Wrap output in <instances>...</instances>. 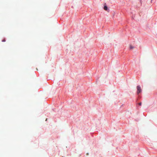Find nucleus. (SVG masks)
I'll return each mask as SVG.
<instances>
[{
	"label": "nucleus",
	"mask_w": 157,
	"mask_h": 157,
	"mask_svg": "<svg viewBox=\"0 0 157 157\" xmlns=\"http://www.w3.org/2000/svg\"><path fill=\"white\" fill-rule=\"evenodd\" d=\"M137 93L138 94L141 92L142 90L140 86H137Z\"/></svg>",
	"instance_id": "obj_1"
},
{
	"label": "nucleus",
	"mask_w": 157,
	"mask_h": 157,
	"mask_svg": "<svg viewBox=\"0 0 157 157\" xmlns=\"http://www.w3.org/2000/svg\"><path fill=\"white\" fill-rule=\"evenodd\" d=\"M104 9L105 10H108L107 7L106 5H105L104 7Z\"/></svg>",
	"instance_id": "obj_2"
},
{
	"label": "nucleus",
	"mask_w": 157,
	"mask_h": 157,
	"mask_svg": "<svg viewBox=\"0 0 157 157\" xmlns=\"http://www.w3.org/2000/svg\"><path fill=\"white\" fill-rule=\"evenodd\" d=\"M134 47L131 46V45H130V48L131 49H132L134 48Z\"/></svg>",
	"instance_id": "obj_3"
},
{
	"label": "nucleus",
	"mask_w": 157,
	"mask_h": 157,
	"mask_svg": "<svg viewBox=\"0 0 157 157\" xmlns=\"http://www.w3.org/2000/svg\"><path fill=\"white\" fill-rule=\"evenodd\" d=\"M6 41V40L5 39H3V40H2V42H5Z\"/></svg>",
	"instance_id": "obj_4"
},
{
	"label": "nucleus",
	"mask_w": 157,
	"mask_h": 157,
	"mask_svg": "<svg viewBox=\"0 0 157 157\" xmlns=\"http://www.w3.org/2000/svg\"><path fill=\"white\" fill-rule=\"evenodd\" d=\"M141 104H142L141 102H140V103H138V104L140 105H141Z\"/></svg>",
	"instance_id": "obj_5"
},
{
	"label": "nucleus",
	"mask_w": 157,
	"mask_h": 157,
	"mask_svg": "<svg viewBox=\"0 0 157 157\" xmlns=\"http://www.w3.org/2000/svg\"><path fill=\"white\" fill-rule=\"evenodd\" d=\"M47 119H46V121H47Z\"/></svg>",
	"instance_id": "obj_6"
}]
</instances>
